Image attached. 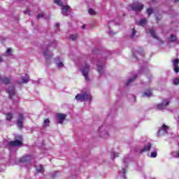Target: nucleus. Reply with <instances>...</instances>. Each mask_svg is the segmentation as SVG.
<instances>
[{
    "instance_id": "obj_1",
    "label": "nucleus",
    "mask_w": 179,
    "mask_h": 179,
    "mask_svg": "<svg viewBox=\"0 0 179 179\" xmlns=\"http://www.w3.org/2000/svg\"><path fill=\"white\" fill-rule=\"evenodd\" d=\"M109 131H110V126L103 124L99 128L96 133V136H99V138H103V139H107V138H110Z\"/></svg>"
},
{
    "instance_id": "obj_2",
    "label": "nucleus",
    "mask_w": 179,
    "mask_h": 179,
    "mask_svg": "<svg viewBox=\"0 0 179 179\" xmlns=\"http://www.w3.org/2000/svg\"><path fill=\"white\" fill-rule=\"evenodd\" d=\"M131 162V158H129V156L124 157L122 162V170L119 171L120 176H122L123 178H127V176H125L127 173V169H128V163Z\"/></svg>"
},
{
    "instance_id": "obj_3",
    "label": "nucleus",
    "mask_w": 179,
    "mask_h": 179,
    "mask_svg": "<svg viewBox=\"0 0 179 179\" xmlns=\"http://www.w3.org/2000/svg\"><path fill=\"white\" fill-rule=\"evenodd\" d=\"M15 138V141L8 142V148L22 147L23 145V138L22 136L17 135Z\"/></svg>"
},
{
    "instance_id": "obj_4",
    "label": "nucleus",
    "mask_w": 179,
    "mask_h": 179,
    "mask_svg": "<svg viewBox=\"0 0 179 179\" xmlns=\"http://www.w3.org/2000/svg\"><path fill=\"white\" fill-rule=\"evenodd\" d=\"M56 45L57 43H55V41H53L52 43L48 45L46 50L43 51V57L45 58L47 61H50V59L52 58V52H51V51L49 50L50 47H52V48H55Z\"/></svg>"
},
{
    "instance_id": "obj_5",
    "label": "nucleus",
    "mask_w": 179,
    "mask_h": 179,
    "mask_svg": "<svg viewBox=\"0 0 179 179\" xmlns=\"http://www.w3.org/2000/svg\"><path fill=\"white\" fill-rule=\"evenodd\" d=\"M77 101H92V95L89 92L78 94L76 96Z\"/></svg>"
},
{
    "instance_id": "obj_6",
    "label": "nucleus",
    "mask_w": 179,
    "mask_h": 179,
    "mask_svg": "<svg viewBox=\"0 0 179 179\" xmlns=\"http://www.w3.org/2000/svg\"><path fill=\"white\" fill-rule=\"evenodd\" d=\"M80 71L82 72L83 76H84L85 80L89 82V80H90L89 78V65L86 64L83 65L80 69Z\"/></svg>"
},
{
    "instance_id": "obj_7",
    "label": "nucleus",
    "mask_w": 179,
    "mask_h": 179,
    "mask_svg": "<svg viewBox=\"0 0 179 179\" xmlns=\"http://www.w3.org/2000/svg\"><path fill=\"white\" fill-rule=\"evenodd\" d=\"M133 55H134V58H136V59H142V58H143V57H145V52H143V49L140 48L136 50L133 52Z\"/></svg>"
},
{
    "instance_id": "obj_8",
    "label": "nucleus",
    "mask_w": 179,
    "mask_h": 179,
    "mask_svg": "<svg viewBox=\"0 0 179 179\" xmlns=\"http://www.w3.org/2000/svg\"><path fill=\"white\" fill-rule=\"evenodd\" d=\"M170 104V99H163L162 102L157 106L158 110H166V108Z\"/></svg>"
},
{
    "instance_id": "obj_9",
    "label": "nucleus",
    "mask_w": 179,
    "mask_h": 179,
    "mask_svg": "<svg viewBox=\"0 0 179 179\" xmlns=\"http://www.w3.org/2000/svg\"><path fill=\"white\" fill-rule=\"evenodd\" d=\"M20 163H33L34 162V158L31 155H25L20 158Z\"/></svg>"
},
{
    "instance_id": "obj_10",
    "label": "nucleus",
    "mask_w": 179,
    "mask_h": 179,
    "mask_svg": "<svg viewBox=\"0 0 179 179\" xmlns=\"http://www.w3.org/2000/svg\"><path fill=\"white\" fill-rule=\"evenodd\" d=\"M144 6H143V4H142L141 3L136 1L131 5V9L133 10H135L136 12H139L140 10H142V9H143Z\"/></svg>"
},
{
    "instance_id": "obj_11",
    "label": "nucleus",
    "mask_w": 179,
    "mask_h": 179,
    "mask_svg": "<svg viewBox=\"0 0 179 179\" xmlns=\"http://www.w3.org/2000/svg\"><path fill=\"white\" fill-rule=\"evenodd\" d=\"M24 122V116L23 115V113H20L17 120V126L20 129H22L23 128V123Z\"/></svg>"
},
{
    "instance_id": "obj_12",
    "label": "nucleus",
    "mask_w": 179,
    "mask_h": 179,
    "mask_svg": "<svg viewBox=\"0 0 179 179\" xmlns=\"http://www.w3.org/2000/svg\"><path fill=\"white\" fill-rule=\"evenodd\" d=\"M6 92L8 94L10 99H13V96L16 94L14 85H10L8 88H6Z\"/></svg>"
},
{
    "instance_id": "obj_13",
    "label": "nucleus",
    "mask_w": 179,
    "mask_h": 179,
    "mask_svg": "<svg viewBox=\"0 0 179 179\" xmlns=\"http://www.w3.org/2000/svg\"><path fill=\"white\" fill-rule=\"evenodd\" d=\"M56 117L58 124H64V121H65V118H66V114L57 113Z\"/></svg>"
},
{
    "instance_id": "obj_14",
    "label": "nucleus",
    "mask_w": 179,
    "mask_h": 179,
    "mask_svg": "<svg viewBox=\"0 0 179 179\" xmlns=\"http://www.w3.org/2000/svg\"><path fill=\"white\" fill-rule=\"evenodd\" d=\"M169 131V127L166 126L165 124H163L162 128L158 131V135H166Z\"/></svg>"
},
{
    "instance_id": "obj_15",
    "label": "nucleus",
    "mask_w": 179,
    "mask_h": 179,
    "mask_svg": "<svg viewBox=\"0 0 179 179\" xmlns=\"http://www.w3.org/2000/svg\"><path fill=\"white\" fill-rule=\"evenodd\" d=\"M152 148V144L150 143H148V144L145 145L143 148L139 150L140 153H145V152H149L150 149Z\"/></svg>"
},
{
    "instance_id": "obj_16",
    "label": "nucleus",
    "mask_w": 179,
    "mask_h": 179,
    "mask_svg": "<svg viewBox=\"0 0 179 179\" xmlns=\"http://www.w3.org/2000/svg\"><path fill=\"white\" fill-rule=\"evenodd\" d=\"M178 64H179L178 59H175L174 60H173V69H174V71L176 72V73H178V72H179Z\"/></svg>"
},
{
    "instance_id": "obj_17",
    "label": "nucleus",
    "mask_w": 179,
    "mask_h": 179,
    "mask_svg": "<svg viewBox=\"0 0 179 179\" xmlns=\"http://www.w3.org/2000/svg\"><path fill=\"white\" fill-rule=\"evenodd\" d=\"M0 82L5 85H9L10 83V78L6 76H0Z\"/></svg>"
},
{
    "instance_id": "obj_18",
    "label": "nucleus",
    "mask_w": 179,
    "mask_h": 179,
    "mask_svg": "<svg viewBox=\"0 0 179 179\" xmlns=\"http://www.w3.org/2000/svg\"><path fill=\"white\" fill-rule=\"evenodd\" d=\"M71 9L69 6H62V13L64 16H66L68 11Z\"/></svg>"
},
{
    "instance_id": "obj_19",
    "label": "nucleus",
    "mask_w": 179,
    "mask_h": 179,
    "mask_svg": "<svg viewBox=\"0 0 179 179\" xmlns=\"http://www.w3.org/2000/svg\"><path fill=\"white\" fill-rule=\"evenodd\" d=\"M96 66H97V71L99 75H103V62H99L96 64Z\"/></svg>"
},
{
    "instance_id": "obj_20",
    "label": "nucleus",
    "mask_w": 179,
    "mask_h": 179,
    "mask_svg": "<svg viewBox=\"0 0 179 179\" xmlns=\"http://www.w3.org/2000/svg\"><path fill=\"white\" fill-rule=\"evenodd\" d=\"M149 33L152 36V37H153V38H155V40H158V41H159V37L156 36V32L155 31V29L153 28L150 29Z\"/></svg>"
},
{
    "instance_id": "obj_21",
    "label": "nucleus",
    "mask_w": 179,
    "mask_h": 179,
    "mask_svg": "<svg viewBox=\"0 0 179 179\" xmlns=\"http://www.w3.org/2000/svg\"><path fill=\"white\" fill-rule=\"evenodd\" d=\"M171 156L176 159L179 157V144H178L177 150L171 152Z\"/></svg>"
},
{
    "instance_id": "obj_22",
    "label": "nucleus",
    "mask_w": 179,
    "mask_h": 179,
    "mask_svg": "<svg viewBox=\"0 0 179 179\" xmlns=\"http://www.w3.org/2000/svg\"><path fill=\"white\" fill-rule=\"evenodd\" d=\"M150 157H151V159H155V157H157V150L155 148H152Z\"/></svg>"
},
{
    "instance_id": "obj_23",
    "label": "nucleus",
    "mask_w": 179,
    "mask_h": 179,
    "mask_svg": "<svg viewBox=\"0 0 179 179\" xmlns=\"http://www.w3.org/2000/svg\"><path fill=\"white\" fill-rule=\"evenodd\" d=\"M36 173H44V167L42 164L36 165Z\"/></svg>"
},
{
    "instance_id": "obj_24",
    "label": "nucleus",
    "mask_w": 179,
    "mask_h": 179,
    "mask_svg": "<svg viewBox=\"0 0 179 179\" xmlns=\"http://www.w3.org/2000/svg\"><path fill=\"white\" fill-rule=\"evenodd\" d=\"M55 62L57 68H64V63L62 62H59V57H57L55 59Z\"/></svg>"
},
{
    "instance_id": "obj_25",
    "label": "nucleus",
    "mask_w": 179,
    "mask_h": 179,
    "mask_svg": "<svg viewBox=\"0 0 179 179\" xmlns=\"http://www.w3.org/2000/svg\"><path fill=\"white\" fill-rule=\"evenodd\" d=\"M137 75L134 74L133 78H130L129 80H128V81L126 83L125 86H129V85H131V83H132L134 82V80H135L137 78Z\"/></svg>"
},
{
    "instance_id": "obj_26",
    "label": "nucleus",
    "mask_w": 179,
    "mask_h": 179,
    "mask_svg": "<svg viewBox=\"0 0 179 179\" xmlns=\"http://www.w3.org/2000/svg\"><path fill=\"white\" fill-rule=\"evenodd\" d=\"M152 96V90H148L143 94V97H150Z\"/></svg>"
},
{
    "instance_id": "obj_27",
    "label": "nucleus",
    "mask_w": 179,
    "mask_h": 179,
    "mask_svg": "<svg viewBox=\"0 0 179 179\" xmlns=\"http://www.w3.org/2000/svg\"><path fill=\"white\" fill-rule=\"evenodd\" d=\"M22 83H27L29 82V75L26 74L24 77H22L21 78Z\"/></svg>"
},
{
    "instance_id": "obj_28",
    "label": "nucleus",
    "mask_w": 179,
    "mask_h": 179,
    "mask_svg": "<svg viewBox=\"0 0 179 179\" xmlns=\"http://www.w3.org/2000/svg\"><path fill=\"white\" fill-rule=\"evenodd\" d=\"M6 117L7 121H12V118H13V114L10 113H6Z\"/></svg>"
},
{
    "instance_id": "obj_29",
    "label": "nucleus",
    "mask_w": 179,
    "mask_h": 179,
    "mask_svg": "<svg viewBox=\"0 0 179 179\" xmlns=\"http://www.w3.org/2000/svg\"><path fill=\"white\" fill-rule=\"evenodd\" d=\"M146 22H147L146 18L141 19L139 21L138 24L144 27L145 24H146Z\"/></svg>"
},
{
    "instance_id": "obj_30",
    "label": "nucleus",
    "mask_w": 179,
    "mask_h": 179,
    "mask_svg": "<svg viewBox=\"0 0 179 179\" xmlns=\"http://www.w3.org/2000/svg\"><path fill=\"white\" fill-rule=\"evenodd\" d=\"M168 40L169 41H170V43H173V41H176L177 40V37L176 36V35H171Z\"/></svg>"
},
{
    "instance_id": "obj_31",
    "label": "nucleus",
    "mask_w": 179,
    "mask_h": 179,
    "mask_svg": "<svg viewBox=\"0 0 179 179\" xmlns=\"http://www.w3.org/2000/svg\"><path fill=\"white\" fill-rule=\"evenodd\" d=\"M43 127H50V120L45 119L43 121Z\"/></svg>"
},
{
    "instance_id": "obj_32",
    "label": "nucleus",
    "mask_w": 179,
    "mask_h": 179,
    "mask_svg": "<svg viewBox=\"0 0 179 179\" xmlns=\"http://www.w3.org/2000/svg\"><path fill=\"white\" fill-rule=\"evenodd\" d=\"M54 2L58 6H63V5H62V0H55Z\"/></svg>"
},
{
    "instance_id": "obj_33",
    "label": "nucleus",
    "mask_w": 179,
    "mask_h": 179,
    "mask_svg": "<svg viewBox=\"0 0 179 179\" xmlns=\"http://www.w3.org/2000/svg\"><path fill=\"white\" fill-rule=\"evenodd\" d=\"M78 38V34H73L70 36V40H72V41H75Z\"/></svg>"
},
{
    "instance_id": "obj_34",
    "label": "nucleus",
    "mask_w": 179,
    "mask_h": 179,
    "mask_svg": "<svg viewBox=\"0 0 179 179\" xmlns=\"http://www.w3.org/2000/svg\"><path fill=\"white\" fill-rule=\"evenodd\" d=\"M135 34H136V30L134 28L131 30V34H130V38H134L135 37Z\"/></svg>"
},
{
    "instance_id": "obj_35",
    "label": "nucleus",
    "mask_w": 179,
    "mask_h": 179,
    "mask_svg": "<svg viewBox=\"0 0 179 179\" xmlns=\"http://www.w3.org/2000/svg\"><path fill=\"white\" fill-rule=\"evenodd\" d=\"M12 54V49L8 48L5 52V55L8 57V55H10Z\"/></svg>"
},
{
    "instance_id": "obj_36",
    "label": "nucleus",
    "mask_w": 179,
    "mask_h": 179,
    "mask_svg": "<svg viewBox=\"0 0 179 179\" xmlns=\"http://www.w3.org/2000/svg\"><path fill=\"white\" fill-rule=\"evenodd\" d=\"M41 17H44V19H46L45 15L43 13H41L37 15V19H41Z\"/></svg>"
},
{
    "instance_id": "obj_37",
    "label": "nucleus",
    "mask_w": 179,
    "mask_h": 179,
    "mask_svg": "<svg viewBox=\"0 0 179 179\" xmlns=\"http://www.w3.org/2000/svg\"><path fill=\"white\" fill-rule=\"evenodd\" d=\"M90 15H96V12L92 8H90L88 10Z\"/></svg>"
},
{
    "instance_id": "obj_38",
    "label": "nucleus",
    "mask_w": 179,
    "mask_h": 179,
    "mask_svg": "<svg viewBox=\"0 0 179 179\" xmlns=\"http://www.w3.org/2000/svg\"><path fill=\"white\" fill-rule=\"evenodd\" d=\"M147 13L149 15H152V13H153V10L152 8H148L147 9Z\"/></svg>"
},
{
    "instance_id": "obj_39",
    "label": "nucleus",
    "mask_w": 179,
    "mask_h": 179,
    "mask_svg": "<svg viewBox=\"0 0 179 179\" xmlns=\"http://www.w3.org/2000/svg\"><path fill=\"white\" fill-rule=\"evenodd\" d=\"M173 84L174 85H179V78H175L173 80Z\"/></svg>"
},
{
    "instance_id": "obj_40",
    "label": "nucleus",
    "mask_w": 179,
    "mask_h": 179,
    "mask_svg": "<svg viewBox=\"0 0 179 179\" xmlns=\"http://www.w3.org/2000/svg\"><path fill=\"white\" fill-rule=\"evenodd\" d=\"M118 155H120L118 152H113V159H115V157H118Z\"/></svg>"
},
{
    "instance_id": "obj_41",
    "label": "nucleus",
    "mask_w": 179,
    "mask_h": 179,
    "mask_svg": "<svg viewBox=\"0 0 179 179\" xmlns=\"http://www.w3.org/2000/svg\"><path fill=\"white\" fill-rule=\"evenodd\" d=\"M24 13L25 15H30V10H27L24 11Z\"/></svg>"
},
{
    "instance_id": "obj_42",
    "label": "nucleus",
    "mask_w": 179,
    "mask_h": 179,
    "mask_svg": "<svg viewBox=\"0 0 179 179\" xmlns=\"http://www.w3.org/2000/svg\"><path fill=\"white\" fill-rule=\"evenodd\" d=\"M55 27H56L57 30H59V23H56L55 24Z\"/></svg>"
},
{
    "instance_id": "obj_43",
    "label": "nucleus",
    "mask_w": 179,
    "mask_h": 179,
    "mask_svg": "<svg viewBox=\"0 0 179 179\" xmlns=\"http://www.w3.org/2000/svg\"><path fill=\"white\" fill-rule=\"evenodd\" d=\"M55 176H57V172L55 171L52 173V177H55Z\"/></svg>"
},
{
    "instance_id": "obj_44",
    "label": "nucleus",
    "mask_w": 179,
    "mask_h": 179,
    "mask_svg": "<svg viewBox=\"0 0 179 179\" xmlns=\"http://www.w3.org/2000/svg\"><path fill=\"white\" fill-rule=\"evenodd\" d=\"M109 34H111V35L114 34V33L113 32V31H111V29H109Z\"/></svg>"
},
{
    "instance_id": "obj_45",
    "label": "nucleus",
    "mask_w": 179,
    "mask_h": 179,
    "mask_svg": "<svg viewBox=\"0 0 179 179\" xmlns=\"http://www.w3.org/2000/svg\"><path fill=\"white\" fill-rule=\"evenodd\" d=\"M82 28L83 29H86V25H83Z\"/></svg>"
},
{
    "instance_id": "obj_46",
    "label": "nucleus",
    "mask_w": 179,
    "mask_h": 179,
    "mask_svg": "<svg viewBox=\"0 0 179 179\" xmlns=\"http://www.w3.org/2000/svg\"><path fill=\"white\" fill-rule=\"evenodd\" d=\"M157 20H159V17H156Z\"/></svg>"
},
{
    "instance_id": "obj_47",
    "label": "nucleus",
    "mask_w": 179,
    "mask_h": 179,
    "mask_svg": "<svg viewBox=\"0 0 179 179\" xmlns=\"http://www.w3.org/2000/svg\"><path fill=\"white\" fill-rule=\"evenodd\" d=\"M0 62H2V59L0 57Z\"/></svg>"
},
{
    "instance_id": "obj_48",
    "label": "nucleus",
    "mask_w": 179,
    "mask_h": 179,
    "mask_svg": "<svg viewBox=\"0 0 179 179\" xmlns=\"http://www.w3.org/2000/svg\"><path fill=\"white\" fill-rule=\"evenodd\" d=\"M176 1L177 2V1H179V0H176Z\"/></svg>"
},
{
    "instance_id": "obj_49",
    "label": "nucleus",
    "mask_w": 179,
    "mask_h": 179,
    "mask_svg": "<svg viewBox=\"0 0 179 179\" xmlns=\"http://www.w3.org/2000/svg\"><path fill=\"white\" fill-rule=\"evenodd\" d=\"M155 0H152V2H155Z\"/></svg>"
}]
</instances>
